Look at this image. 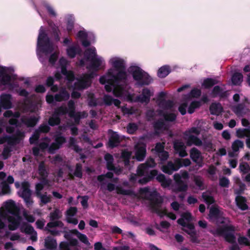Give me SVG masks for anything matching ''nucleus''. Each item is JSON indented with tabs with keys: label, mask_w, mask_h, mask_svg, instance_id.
Returning a JSON list of instances; mask_svg holds the SVG:
<instances>
[{
	"label": "nucleus",
	"mask_w": 250,
	"mask_h": 250,
	"mask_svg": "<svg viewBox=\"0 0 250 250\" xmlns=\"http://www.w3.org/2000/svg\"><path fill=\"white\" fill-rule=\"evenodd\" d=\"M211 95L213 98L219 97L220 99H223L228 96V92L227 91H223V89L220 86L216 85L213 88Z\"/></svg>",
	"instance_id": "17"
},
{
	"label": "nucleus",
	"mask_w": 250,
	"mask_h": 250,
	"mask_svg": "<svg viewBox=\"0 0 250 250\" xmlns=\"http://www.w3.org/2000/svg\"><path fill=\"white\" fill-rule=\"evenodd\" d=\"M171 72L170 68L168 65H164L158 70L157 76L161 78H164Z\"/></svg>",
	"instance_id": "36"
},
{
	"label": "nucleus",
	"mask_w": 250,
	"mask_h": 250,
	"mask_svg": "<svg viewBox=\"0 0 250 250\" xmlns=\"http://www.w3.org/2000/svg\"><path fill=\"white\" fill-rule=\"evenodd\" d=\"M94 78L93 73L84 74L82 77L77 79L74 83V89L81 91L90 87L92 83V79Z\"/></svg>",
	"instance_id": "5"
},
{
	"label": "nucleus",
	"mask_w": 250,
	"mask_h": 250,
	"mask_svg": "<svg viewBox=\"0 0 250 250\" xmlns=\"http://www.w3.org/2000/svg\"><path fill=\"white\" fill-rule=\"evenodd\" d=\"M78 211V209L75 207H70L66 211V215L67 217H71L75 216Z\"/></svg>",
	"instance_id": "61"
},
{
	"label": "nucleus",
	"mask_w": 250,
	"mask_h": 250,
	"mask_svg": "<svg viewBox=\"0 0 250 250\" xmlns=\"http://www.w3.org/2000/svg\"><path fill=\"white\" fill-rule=\"evenodd\" d=\"M97 56L96 49L94 48L87 49L84 53V57L87 61L90 62L93 57Z\"/></svg>",
	"instance_id": "42"
},
{
	"label": "nucleus",
	"mask_w": 250,
	"mask_h": 250,
	"mask_svg": "<svg viewBox=\"0 0 250 250\" xmlns=\"http://www.w3.org/2000/svg\"><path fill=\"white\" fill-rule=\"evenodd\" d=\"M62 217V215L60 214V210L58 209H55L53 211L51 212L49 214V218L50 222H55L59 221Z\"/></svg>",
	"instance_id": "49"
},
{
	"label": "nucleus",
	"mask_w": 250,
	"mask_h": 250,
	"mask_svg": "<svg viewBox=\"0 0 250 250\" xmlns=\"http://www.w3.org/2000/svg\"><path fill=\"white\" fill-rule=\"evenodd\" d=\"M69 108L64 106H60V107L55 109L54 114L58 117L62 115H65L66 114H69Z\"/></svg>",
	"instance_id": "44"
},
{
	"label": "nucleus",
	"mask_w": 250,
	"mask_h": 250,
	"mask_svg": "<svg viewBox=\"0 0 250 250\" xmlns=\"http://www.w3.org/2000/svg\"><path fill=\"white\" fill-rule=\"evenodd\" d=\"M121 142L120 137L116 132H113L110 136L108 142V146L110 148H113L118 146Z\"/></svg>",
	"instance_id": "19"
},
{
	"label": "nucleus",
	"mask_w": 250,
	"mask_h": 250,
	"mask_svg": "<svg viewBox=\"0 0 250 250\" xmlns=\"http://www.w3.org/2000/svg\"><path fill=\"white\" fill-rule=\"evenodd\" d=\"M201 90L197 88H193L189 94V96L191 98H198L201 95Z\"/></svg>",
	"instance_id": "59"
},
{
	"label": "nucleus",
	"mask_w": 250,
	"mask_h": 250,
	"mask_svg": "<svg viewBox=\"0 0 250 250\" xmlns=\"http://www.w3.org/2000/svg\"><path fill=\"white\" fill-rule=\"evenodd\" d=\"M42 26L38 37L37 47L43 53L48 54L54 51L53 42L51 41Z\"/></svg>",
	"instance_id": "3"
},
{
	"label": "nucleus",
	"mask_w": 250,
	"mask_h": 250,
	"mask_svg": "<svg viewBox=\"0 0 250 250\" xmlns=\"http://www.w3.org/2000/svg\"><path fill=\"white\" fill-rule=\"evenodd\" d=\"M48 124L51 126L59 125L61 123V118L54 113L48 120Z\"/></svg>",
	"instance_id": "48"
},
{
	"label": "nucleus",
	"mask_w": 250,
	"mask_h": 250,
	"mask_svg": "<svg viewBox=\"0 0 250 250\" xmlns=\"http://www.w3.org/2000/svg\"><path fill=\"white\" fill-rule=\"evenodd\" d=\"M218 83V81L212 78L205 79L202 83L203 86L206 89H209Z\"/></svg>",
	"instance_id": "40"
},
{
	"label": "nucleus",
	"mask_w": 250,
	"mask_h": 250,
	"mask_svg": "<svg viewBox=\"0 0 250 250\" xmlns=\"http://www.w3.org/2000/svg\"><path fill=\"white\" fill-rule=\"evenodd\" d=\"M63 226V223L61 221L49 222L47 224L46 226L44 228V230L50 232L51 235L56 236L59 234V231L57 230H51L50 229L56 227L62 228Z\"/></svg>",
	"instance_id": "13"
},
{
	"label": "nucleus",
	"mask_w": 250,
	"mask_h": 250,
	"mask_svg": "<svg viewBox=\"0 0 250 250\" xmlns=\"http://www.w3.org/2000/svg\"><path fill=\"white\" fill-rule=\"evenodd\" d=\"M243 80V76L241 73L235 72L231 77V83L234 85H240Z\"/></svg>",
	"instance_id": "32"
},
{
	"label": "nucleus",
	"mask_w": 250,
	"mask_h": 250,
	"mask_svg": "<svg viewBox=\"0 0 250 250\" xmlns=\"http://www.w3.org/2000/svg\"><path fill=\"white\" fill-rule=\"evenodd\" d=\"M202 197L205 203L208 205H211L215 202V200L213 196L207 195L206 192H203L202 194Z\"/></svg>",
	"instance_id": "55"
},
{
	"label": "nucleus",
	"mask_w": 250,
	"mask_h": 250,
	"mask_svg": "<svg viewBox=\"0 0 250 250\" xmlns=\"http://www.w3.org/2000/svg\"><path fill=\"white\" fill-rule=\"evenodd\" d=\"M240 172L246 174L250 170V167L247 163H240L239 167Z\"/></svg>",
	"instance_id": "58"
},
{
	"label": "nucleus",
	"mask_w": 250,
	"mask_h": 250,
	"mask_svg": "<svg viewBox=\"0 0 250 250\" xmlns=\"http://www.w3.org/2000/svg\"><path fill=\"white\" fill-rule=\"evenodd\" d=\"M129 72L131 74L134 80L138 82L141 86L147 85L152 81L150 76L137 66H131L129 68Z\"/></svg>",
	"instance_id": "4"
},
{
	"label": "nucleus",
	"mask_w": 250,
	"mask_h": 250,
	"mask_svg": "<svg viewBox=\"0 0 250 250\" xmlns=\"http://www.w3.org/2000/svg\"><path fill=\"white\" fill-rule=\"evenodd\" d=\"M235 183L239 186V188L235 190V193L238 195H240L244 193L246 189V185L242 183L239 178L237 179Z\"/></svg>",
	"instance_id": "43"
},
{
	"label": "nucleus",
	"mask_w": 250,
	"mask_h": 250,
	"mask_svg": "<svg viewBox=\"0 0 250 250\" xmlns=\"http://www.w3.org/2000/svg\"><path fill=\"white\" fill-rule=\"evenodd\" d=\"M177 166L176 160L174 163L172 161H168L167 165L162 166V170L164 173L171 175L174 171L178 170L181 167V165L179 164V162Z\"/></svg>",
	"instance_id": "10"
},
{
	"label": "nucleus",
	"mask_w": 250,
	"mask_h": 250,
	"mask_svg": "<svg viewBox=\"0 0 250 250\" xmlns=\"http://www.w3.org/2000/svg\"><path fill=\"white\" fill-rule=\"evenodd\" d=\"M186 144L187 146H190L192 145L200 146L203 144L202 141L197 136L193 135H190L187 139Z\"/></svg>",
	"instance_id": "27"
},
{
	"label": "nucleus",
	"mask_w": 250,
	"mask_h": 250,
	"mask_svg": "<svg viewBox=\"0 0 250 250\" xmlns=\"http://www.w3.org/2000/svg\"><path fill=\"white\" fill-rule=\"evenodd\" d=\"M235 227L231 225H224L218 228L216 230H210L209 232L214 236H223L225 240L231 244H234L230 248V250H240L238 245L235 243L236 237L234 235Z\"/></svg>",
	"instance_id": "2"
},
{
	"label": "nucleus",
	"mask_w": 250,
	"mask_h": 250,
	"mask_svg": "<svg viewBox=\"0 0 250 250\" xmlns=\"http://www.w3.org/2000/svg\"><path fill=\"white\" fill-rule=\"evenodd\" d=\"M40 134L37 130H35L32 136L29 138L30 143L31 144H36L39 139Z\"/></svg>",
	"instance_id": "57"
},
{
	"label": "nucleus",
	"mask_w": 250,
	"mask_h": 250,
	"mask_svg": "<svg viewBox=\"0 0 250 250\" xmlns=\"http://www.w3.org/2000/svg\"><path fill=\"white\" fill-rule=\"evenodd\" d=\"M245 104H239L234 105L232 108V110L237 115L241 114L245 109Z\"/></svg>",
	"instance_id": "51"
},
{
	"label": "nucleus",
	"mask_w": 250,
	"mask_h": 250,
	"mask_svg": "<svg viewBox=\"0 0 250 250\" xmlns=\"http://www.w3.org/2000/svg\"><path fill=\"white\" fill-rule=\"evenodd\" d=\"M70 94L68 92L65 88H62L55 95V100L59 102L65 101L68 100Z\"/></svg>",
	"instance_id": "24"
},
{
	"label": "nucleus",
	"mask_w": 250,
	"mask_h": 250,
	"mask_svg": "<svg viewBox=\"0 0 250 250\" xmlns=\"http://www.w3.org/2000/svg\"><path fill=\"white\" fill-rule=\"evenodd\" d=\"M209 112L211 115H219L223 111V108L220 103H213L209 106Z\"/></svg>",
	"instance_id": "23"
},
{
	"label": "nucleus",
	"mask_w": 250,
	"mask_h": 250,
	"mask_svg": "<svg viewBox=\"0 0 250 250\" xmlns=\"http://www.w3.org/2000/svg\"><path fill=\"white\" fill-rule=\"evenodd\" d=\"M90 62L89 68L97 72L101 68L100 67L102 65L103 61L101 58H98L95 56L92 58Z\"/></svg>",
	"instance_id": "26"
},
{
	"label": "nucleus",
	"mask_w": 250,
	"mask_h": 250,
	"mask_svg": "<svg viewBox=\"0 0 250 250\" xmlns=\"http://www.w3.org/2000/svg\"><path fill=\"white\" fill-rule=\"evenodd\" d=\"M156 179L164 188L169 187L172 183V180L170 178L167 179L166 176L162 173L159 174L156 177Z\"/></svg>",
	"instance_id": "22"
},
{
	"label": "nucleus",
	"mask_w": 250,
	"mask_h": 250,
	"mask_svg": "<svg viewBox=\"0 0 250 250\" xmlns=\"http://www.w3.org/2000/svg\"><path fill=\"white\" fill-rule=\"evenodd\" d=\"M159 106L165 110H169L174 106V103L172 100H166L165 99H161L159 103Z\"/></svg>",
	"instance_id": "34"
},
{
	"label": "nucleus",
	"mask_w": 250,
	"mask_h": 250,
	"mask_svg": "<svg viewBox=\"0 0 250 250\" xmlns=\"http://www.w3.org/2000/svg\"><path fill=\"white\" fill-rule=\"evenodd\" d=\"M156 166L155 160L152 158L148 159L145 164L139 165L137 169V172L139 176H143L147 171L148 168H152Z\"/></svg>",
	"instance_id": "8"
},
{
	"label": "nucleus",
	"mask_w": 250,
	"mask_h": 250,
	"mask_svg": "<svg viewBox=\"0 0 250 250\" xmlns=\"http://www.w3.org/2000/svg\"><path fill=\"white\" fill-rule=\"evenodd\" d=\"M235 201L237 206L242 210H246L248 209L249 207L247 205L246 198L242 196H237L235 198Z\"/></svg>",
	"instance_id": "28"
},
{
	"label": "nucleus",
	"mask_w": 250,
	"mask_h": 250,
	"mask_svg": "<svg viewBox=\"0 0 250 250\" xmlns=\"http://www.w3.org/2000/svg\"><path fill=\"white\" fill-rule=\"evenodd\" d=\"M21 219L20 215L8 216V221L9 223L8 226V229L11 231L16 230L20 227Z\"/></svg>",
	"instance_id": "11"
},
{
	"label": "nucleus",
	"mask_w": 250,
	"mask_h": 250,
	"mask_svg": "<svg viewBox=\"0 0 250 250\" xmlns=\"http://www.w3.org/2000/svg\"><path fill=\"white\" fill-rule=\"evenodd\" d=\"M23 137H24V133L20 130H17L15 134L13 136L6 137V142L8 145L14 146L19 144Z\"/></svg>",
	"instance_id": "14"
},
{
	"label": "nucleus",
	"mask_w": 250,
	"mask_h": 250,
	"mask_svg": "<svg viewBox=\"0 0 250 250\" xmlns=\"http://www.w3.org/2000/svg\"><path fill=\"white\" fill-rule=\"evenodd\" d=\"M52 35L54 37V40L58 42L60 40V31L58 26L54 25L52 27Z\"/></svg>",
	"instance_id": "53"
},
{
	"label": "nucleus",
	"mask_w": 250,
	"mask_h": 250,
	"mask_svg": "<svg viewBox=\"0 0 250 250\" xmlns=\"http://www.w3.org/2000/svg\"><path fill=\"white\" fill-rule=\"evenodd\" d=\"M190 157L194 162H196L200 158L201 152L196 147H193L190 150Z\"/></svg>",
	"instance_id": "41"
},
{
	"label": "nucleus",
	"mask_w": 250,
	"mask_h": 250,
	"mask_svg": "<svg viewBox=\"0 0 250 250\" xmlns=\"http://www.w3.org/2000/svg\"><path fill=\"white\" fill-rule=\"evenodd\" d=\"M103 101L106 106H110L112 104L116 107H119L121 104V101L117 99H113L111 96L104 95L103 97Z\"/></svg>",
	"instance_id": "21"
},
{
	"label": "nucleus",
	"mask_w": 250,
	"mask_h": 250,
	"mask_svg": "<svg viewBox=\"0 0 250 250\" xmlns=\"http://www.w3.org/2000/svg\"><path fill=\"white\" fill-rule=\"evenodd\" d=\"M153 127L156 134H159L160 131H167L168 129V125L165 122L163 119L160 118L154 122Z\"/></svg>",
	"instance_id": "12"
},
{
	"label": "nucleus",
	"mask_w": 250,
	"mask_h": 250,
	"mask_svg": "<svg viewBox=\"0 0 250 250\" xmlns=\"http://www.w3.org/2000/svg\"><path fill=\"white\" fill-rule=\"evenodd\" d=\"M131 156V152L126 150H123L121 155V158L124 162V164L125 167H127L130 165V159Z\"/></svg>",
	"instance_id": "35"
},
{
	"label": "nucleus",
	"mask_w": 250,
	"mask_h": 250,
	"mask_svg": "<svg viewBox=\"0 0 250 250\" xmlns=\"http://www.w3.org/2000/svg\"><path fill=\"white\" fill-rule=\"evenodd\" d=\"M67 106L69 108V116L73 118L74 122L76 125H79L81 119V112H76V106L74 101L70 100L67 103Z\"/></svg>",
	"instance_id": "6"
},
{
	"label": "nucleus",
	"mask_w": 250,
	"mask_h": 250,
	"mask_svg": "<svg viewBox=\"0 0 250 250\" xmlns=\"http://www.w3.org/2000/svg\"><path fill=\"white\" fill-rule=\"evenodd\" d=\"M40 134L42 133H48L50 130V126L45 124H42L40 125L39 128L36 129Z\"/></svg>",
	"instance_id": "60"
},
{
	"label": "nucleus",
	"mask_w": 250,
	"mask_h": 250,
	"mask_svg": "<svg viewBox=\"0 0 250 250\" xmlns=\"http://www.w3.org/2000/svg\"><path fill=\"white\" fill-rule=\"evenodd\" d=\"M74 21L72 20H68L66 23V30L69 35H71L72 34V31L74 29Z\"/></svg>",
	"instance_id": "62"
},
{
	"label": "nucleus",
	"mask_w": 250,
	"mask_h": 250,
	"mask_svg": "<svg viewBox=\"0 0 250 250\" xmlns=\"http://www.w3.org/2000/svg\"><path fill=\"white\" fill-rule=\"evenodd\" d=\"M12 96L9 94H2L0 97V105L4 109H8L12 108L11 101Z\"/></svg>",
	"instance_id": "15"
},
{
	"label": "nucleus",
	"mask_w": 250,
	"mask_h": 250,
	"mask_svg": "<svg viewBox=\"0 0 250 250\" xmlns=\"http://www.w3.org/2000/svg\"><path fill=\"white\" fill-rule=\"evenodd\" d=\"M173 148L174 150L179 153V155L181 157H184L188 155L186 150V147L184 143L180 141H176L174 142Z\"/></svg>",
	"instance_id": "16"
},
{
	"label": "nucleus",
	"mask_w": 250,
	"mask_h": 250,
	"mask_svg": "<svg viewBox=\"0 0 250 250\" xmlns=\"http://www.w3.org/2000/svg\"><path fill=\"white\" fill-rule=\"evenodd\" d=\"M5 208L10 214L16 216L19 215V209L16 206L15 203L12 200L6 202Z\"/></svg>",
	"instance_id": "18"
},
{
	"label": "nucleus",
	"mask_w": 250,
	"mask_h": 250,
	"mask_svg": "<svg viewBox=\"0 0 250 250\" xmlns=\"http://www.w3.org/2000/svg\"><path fill=\"white\" fill-rule=\"evenodd\" d=\"M38 173L41 177L48 176L49 173L43 162H41L39 165Z\"/></svg>",
	"instance_id": "46"
},
{
	"label": "nucleus",
	"mask_w": 250,
	"mask_h": 250,
	"mask_svg": "<svg viewBox=\"0 0 250 250\" xmlns=\"http://www.w3.org/2000/svg\"><path fill=\"white\" fill-rule=\"evenodd\" d=\"M88 105L90 107H95L98 105L97 99L93 93L88 96Z\"/></svg>",
	"instance_id": "52"
},
{
	"label": "nucleus",
	"mask_w": 250,
	"mask_h": 250,
	"mask_svg": "<svg viewBox=\"0 0 250 250\" xmlns=\"http://www.w3.org/2000/svg\"><path fill=\"white\" fill-rule=\"evenodd\" d=\"M21 231L27 234H32L35 231L34 228L30 224L23 222L20 227Z\"/></svg>",
	"instance_id": "37"
},
{
	"label": "nucleus",
	"mask_w": 250,
	"mask_h": 250,
	"mask_svg": "<svg viewBox=\"0 0 250 250\" xmlns=\"http://www.w3.org/2000/svg\"><path fill=\"white\" fill-rule=\"evenodd\" d=\"M66 53L68 56L72 59L74 58L76 55H80L82 53V49L78 45H72L66 49Z\"/></svg>",
	"instance_id": "25"
},
{
	"label": "nucleus",
	"mask_w": 250,
	"mask_h": 250,
	"mask_svg": "<svg viewBox=\"0 0 250 250\" xmlns=\"http://www.w3.org/2000/svg\"><path fill=\"white\" fill-rule=\"evenodd\" d=\"M118 73L116 74H114L112 70L110 69L108 71L107 75L109 77H112L114 79L116 84H118L121 82H125L127 79V74L125 70H117Z\"/></svg>",
	"instance_id": "9"
},
{
	"label": "nucleus",
	"mask_w": 250,
	"mask_h": 250,
	"mask_svg": "<svg viewBox=\"0 0 250 250\" xmlns=\"http://www.w3.org/2000/svg\"><path fill=\"white\" fill-rule=\"evenodd\" d=\"M221 214L217 207L212 206L209 209L208 216L210 219H218L221 217Z\"/></svg>",
	"instance_id": "38"
},
{
	"label": "nucleus",
	"mask_w": 250,
	"mask_h": 250,
	"mask_svg": "<svg viewBox=\"0 0 250 250\" xmlns=\"http://www.w3.org/2000/svg\"><path fill=\"white\" fill-rule=\"evenodd\" d=\"M37 196L41 199L40 205L41 206L45 205L51 202V197L50 196H47L46 194H42V193H40V194Z\"/></svg>",
	"instance_id": "54"
},
{
	"label": "nucleus",
	"mask_w": 250,
	"mask_h": 250,
	"mask_svg": "<svg viewBox=\"0 0 250 250\" xmlns=\"http://www.w3.org/2000/svg\"><path fill=\"white\" fill-rule=\"evenodd\" d=\"M244 146V142L240 140H236L231 145V148L234 152H238L240 148H243Z\"/></svg>",
	"instance_id": "47"
},
{
	"label": "nucleus",
	"mask_w": 250,
	"mask_h": 250,
	"mask_svg": "<svg viewBox=\"0 0 250 250\" xmlns=\"http://www.w3.org/2000/svg\"><path fill=\"white\" fill-rule=\"evenodd\" d=\"M195 134L197 135L200 133V131L199 129L195 127H192L190 128L188 130H187L185 132L184 135L188 137L189 135H191V134Z\"/></svg>",
	"instance_id": "63"
},
{
	"label": "nucleus",
	"mask_w": 250,
	"mask_h": 250,
	"mask_svg": "<svg viewBox=\"0 0 250 250\" xmlns=\"http://www.w3.org/2000/svg\"><path fill=\"white\" fill-rule=\"evenodd\" d=\"M69 178L70 179H74V176L76 177L81 178L83 176L82 172V165L80 163H77L76 165L75 170L74 172L73 175L71 173H69Z\"/></svg>",
	"instance_id": "39"
},
{
	"label": "nucleus",
	"mask_w": 250,
	"mask_h": 250,
	"mask_svg": "<svg viewBox=\"0 0 250 250\" xmlns=\"http://www.w3.org/2000/svg\"><path fill=\"white\" fill-rule=\"evenodd\" d=\"M138 126L133 123H129L127 126V132L130 134H133L138 130Z\"/></svg>",
	"instance_id": "56"
},
{
	"label": "nucleus",
	"mask_w": 250,
	"mask_h": 250,
	"mask_svg": "<svg viewBox=\"0 0 250 250\" xmlns=\"http://www.w3.org/2000/svg\"><path fill=\"white\" fill-rule=\"evenodd\" d=\"M139 191L141 194H148L146 199L149 201V206L153 212L157 213L160 217L167 215L172 220L176 219L174 213L170 212L167 214V210L162 209L163 199L156 190L150 191L148 187H145L141 188Z\"/></svg>",
	"instance_id": "1"
},
{
	"label": "nucleus",
	"mask_w": 250,
	"mask_h": 250,
	"mask_svg": "<svg viewBox=\"0 0 250 250\" xmlns=\"http://www.w3.org/2000/svg\"><path fill=\"white\" fill-rule=\"evenodd\" d=\"M188 188V185L184 181L176 184V187L173 189L175 192H186Z\"/></svg>",
	"instance_id": "45"
},
{
	"label": "nucleus",
	"mask_w": 250,
	"mask_h": 250,
	"mask_svg": "<svg viewBox=\"0 0 250 250\" xmlns=\"http://www.w3.org/2000/svg\"><path fill=\"white\" fill-rule=\"evenodd\" d=\"M41 117L39 115L27 117L23 116L21 118V122L27 127H34L39 122Z\"/></svg>",
	"instance_id": "7"
},
{
	"label": "nucleus",
	"mask_w": 250,
	"mask_h": 250,
	"mask_svg": "<svg viewBox=\"0 0 250 250\" xmlns=\"http://www.w3.org/2000/svg\"><path fill=\"white\" fill-rule=\"evenodd\" d=\"M201 105V102L199 101H193L189 104L188 112L189 114H192L195 109L199 108Z\"/></svg>",
	"instance_id": "50"
},
{
	"label": "nucleus",
	"mask_w": 250,
	"mask_h": 250,
	"mask_svg": "<svg viewBox=\"0 0 250 250\" xmlns=\"http://www.w3.org/2000/svg\"><path fill=\"white\" fill-rule=\"evenodd\" d=\"M159 115L164 117V120L166 122H174L177 118V115L174 113H165L162 110L159 112Z\"/></svg>",
	"instance_id": "31"
},
{
	"label": "nucleus",
	"mask_w": 250,
	"mask_h": 250,
	"mask_svg": "<svg viewBox=\"0 0 250 250\" xmlns=\"http://www.w3.org/2000/svg\"><path fill=\"white\" fill-rule=\"evenodd\" d=\"M45 247L46 249L53 250L56 249L57 244L56 239L51 236H47L45 239Z\"/></svg>",
	"instance_id": "33"
},
{
	"label": "nucleus",
	"mask_w": 250,
	"mask_h": 250,
	"mask_svg": "<svg viewBox=\"0 0 250 250\" xmlns=\"http://www.w3.org/2000/svg\"><path fill=\"white\" fill-rule=\"evenodd\" d=\"M146 147L145 146L136 148L135 156L137 160L138 161H143L146 157Z\"/></svg>",
	"instance_id": "29"
},
{
	"label": "nucleus",
	"mask_w": 250,
	"mask_h": 250,
	"mask_svg": "<svg viewBox=\"0 0 250 250\" xmlns=\"http://www.w3.org/2000/svg\"><path fill=\"white\" fill-rule=\"evenodd\" d=\"M0 78H1V83L2 85H5L10 84L11 77L10 75L6 74L5 67L0 66Z\"/></svg>",
	"instance_id": "20"
},
{
	"label": "nucleus",
	"mask_w": 250,
	"mask_h": 250,
	"mask_svg": "<svg viewBox=\"0 0 250 250\" xmlns=\"http://www.w3.org/2000/svg\"><path fill=\"white\" fill-rule=\"evenodd\" d=\"M229 180L226 177H223L219 179V185L223 188H228L229 185Z\"/></svg>",
	"instance_id": "64"
},
{
	"label": "nucleus",
	"mask_w": 250,
	"mask_h": 250,
	"mask_svg": "<svg viewBox=\"0 0 250 250\" xmlns=\"http://www.w3.org/2000/svg\"><path fill=\"white\" fill-rule=\"evenodd\" d=\"M112 65L116 70H125V63L123 59H117L112 61Z\"/></svg>",
	"instance_id": "30"
}]
</instances>
